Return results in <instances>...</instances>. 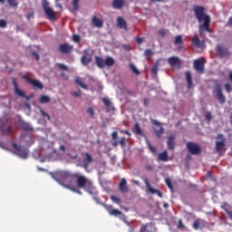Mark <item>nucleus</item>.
I'll list each match as a JSON object with an SVG mask.
<instances>
[{
  "label": "nucleus",
  "instance_id": "43",
  "mask_svg": "<svg viewBox=\"0 0 232 232\" xmlns=\"http://www.w3.org/2000/svg\"><path fill=\"white\" fill-rule=\"evenodd\" d=\"M149 150L151 151V153H157V149L155 147L152 146L151 143H150V141H147Z\"/></svg>",
  "mask_w": 232,
  "mask_h": 232
},
{
  "label": "nucleus",
  "instance_id": "12",
  "mask_svg": "<svg viewBox=\"0 0 232 232\" xmlns=\"http://www.w3.org/2000/svg\"><path fill=\"white\" fill-rule=\"evenodd\" d=\"M12 81H13V86L14 88V92L18 95V97H24L28 101L30 98L25 95L24 92L20 90L19 86L17 85V81L15 80V78H12Z\"/></svg>",
  "mask_w": 232,
  "mask_h": 232
},
{
  "label": "nucleus",
  "instance_id": "64",
  "mask_svg": "<svg viewBox=\"0 0 232 232\" xmlns=\"http://www.w3.org/2000/svg\"><path fill=\"white\" fill-rule=\"evenodd\" d=\"M121 133H124L125 135H131L128 130H121Z\"/></svg>",
  "mask_w": 232,
  "mask_h": 232
},
{
  "label": "nucleus",
  "instance_id": "44",
  "mask_svg": "<svg viewBox=\"0 0 232 232\" xmlns=\"http://www.w3.org/2000/svg\"><path fill=\"white\" fill-rule=\"evenodd\" d=\"M72 8L73 10H79V0H72Z\"/></svg>",
  "mask_w": 232,
  "mask_h": 232
},
{
  "label": "nucleus",
  "instance_id": "14",
  "mask_svg": "<svg viewBox=\"0 0 232 232\" xmlns=\"http://www.w3.org/2000/svg\"><path fill=\"white\" fill-rule=\"evenodd\" d=\"M116 24L118 26V28H120V30H128V23L126 22V20L121 17V16H118L116 19Z\"/></svg>",
  "mask_w": 232,
  "mask_h": 232
},
{
  "label": "nucleus",
  "instance_id": "8",
  "mask_svg": "<svg viewBox=\"0 0 232 232\" xmlns=\"http://www.w3.org/2000/svg\"><path fill=\"white\" fill-rule=\"evenodd\" d=\"M12 146L17 151L16 155H18V157H21V159H28V151L23 149L21 145H17V143L14 142Z\"/></svg>",
  "mask_w": 232,
  "mask_h": 232
},
{
  "label": "nucleus",
  "instance_id": "52",
  "mask_svg": "<svg viewBox=\"0 0 232 232\" xmlns=\"http://www.w3.org/2000/svg\"><path fill=\"white\" fill-rule=\"evenodd\" d=\"M111 198L112 202H115V204H121V198H119L115 196H111Z\"/></svg>",
  "mask_w": 232,
  "mask_h": 232
},
{
  "label": "nucleus",
  "instance_id": "20",
  "mask_svg": "<svg viewBox=\"0 0 232 232\" xmlns=\"http://www.w3.org/2000/svg\"><path fill=\"white\" fill-rule=\"evenodd\" d=\"M95 62H96V65L98 66V68L102 69L106 66L105 60L100 56H95Z\"/></svg>",
  "mask_w": 232,
  "mask_h": 232
},
{
  "label": "nucleus",
  "instance_id": "36",
  "mask_svg": "<svg viewBox=\"0 0 232 232\" xmlns=\"http://www.w3.org/2000/svg\"><path fill=\"white\" fill-rule=\"evenodd\" d=\"M165 182H166V185L168 186L169 189H170V191H173L174 188H173V183H171V179L169 178H166Z\"/></svg>",
  "mask_w": 232,
  "mask_h": 232
},
{
  "label": "nucleus",
  "instance_id": "48",
  "mask_svg": "<svg viewBox=\"0 0 232 232\" xmlns=\"http://www.w3.org/2000/svg\"><path fill=\"white\" fill-rule=\"evenodd\" d=\"M72 41L74 43H81V36L79 34H72Z\"/></svg>",
  "mask_w": 232,
  "mask_h": 232
},
{
  "label": "nucleus",
  "instance_id": "38",
  "mask_svg": "<svg viewBox=\"0 0 232 232\" xmlns=\"http://www.w3.org/2000/svg\"><path fill=\"white\" fill-rule=\"evenodd\" d=\"M158 72H159V63H155L151 68V74L157 75Z\"/></svg>",
  "mask_w": 232,
  "mask_h": 232
},
{
  "label": "nucleus",
  "instance_id": "39",
  "mask_svg": "<svg viewBox=\"0 0 232 232\" xmlns=\"http://www.w3.org/2000/svg\"><path fill=\"white\" fill-rule=\"evenodd\" d=\"M87 113H89L91 119H93V117L95 116V110H93V107L88 108Z\"/></svg>",
  "mask_w": 232,
  "mask_h": 232
},
{
  "label": "nucleus",
  "instance_id": "61",
  "mask_svg": "<svg viewBox=\"0 0 232 232\" xmlns=\"http://www.w3.org/2000/svg\"><path fill=\"white\" fill-rule=\"evenodd\" d=\"M72 95H74V97H81L82 95L81 91L72 92Z\"/></svg>",
  "mask_w": 232,
  "mask_h": 232
},
{
  "label": "nucleus",
  "instance_id": "58",
  "mask_svg": "<svg viewBox=\"0 0 232 232\" xmlns=\"http://www.w3.org/2000/svg\"><path fill=\"white\" fill-rule=\"evenodd\" d=\"M227 26H229V28H232V16H230L227 22Z\"/></svg>",
  "mask_w": 232,
  "mask_h": 232
},
{
  "label": "nucleus",
  "instance_id": "51",
  "mask_svg": "<svg viewBox=\"0 0 232 232\" xmlns=\"http://www.w3.org/2000/svg\"><path fill=\"white\" fill-rule=\"evenodd\" d=\"M57 66L60 70L68 71V66H66L64 63H58Z\"/></svg>",
  "mask_w": 232,
  "mask_h": 232
},
{
  "label": "nucleus",
  "instance_id": "19",
  "mask_svg": "<svg viewBox=\"0 0 232 232\" xmlns=\"http://www.w3.org/2000/svg\"><path fill=\"white\" fill-rule=\"evenodd\" d=\"M112 7L115 8V10H122V8H124V0H113Z\"/></svg>",
  "mask_w": 232,
  "mask_h": 232
},
{
  "label": "nucleus",
  "instance_id": "18",
  "mask_svg": "<svg viewBox=\"0 0 232 232\" xmlns=\"http://www.w3.org/2000/svg\"><path fill=\"white\" fill-rule=\"evenodd\" d=\"M119 188L121 193H128L129 189H128L126 179H124V178L121 179L120 185H119Z\"/></svg>",
  "mask_w": 232,
  "mask_h": 232
},
{
  "label": "nucleus",
  "instance_id": "34",
  "mask_svg": "<svg viewBox=\"0 0 232 232\" xmlns=\"http://www.w3.org/2000/svg\"><path fill=\"white\" fill-rule=\"evenodd\" d=\"M182 43H184V41L182 40V35H178L175 37L174 44H176L177 46H180Z\"/></svg>",
  "mask_w": 232,
  "mask_h": 232
},
{
  "label": "nucleus",
  "instance_id": "35",
  "mask_svg": "<svg viewBox=\"0 0 232 232\" xmlns=\"http://www.w3.org/2000/svg\"><path fill=\"white\" fill-rule=\"evenodd\" d=\"M130 68L131 72L133 73H135V75H140V72L139 71V69H137V67H135V64L130 63Z\"/></svg>",
  "mask_w": 232,
  "mask_h": 232
},
{
  "label": "nucleus",
  "instance_id": "60",
  "mask_svg": "<svg viewBox=\"0 0 232 232\" xmlns=\"http://www.w3.org/2000/svg\"><path fill=\"white\" fill-rule=\"evenodd\" d=\"M143 104L144 106H148V104H150V98H144Z\"/></svg>",
  "mask_w": 232,
  "mask_h": 232
},
{
  "label": "nucleus",
  "instance_id": "7",
  "mask_svg": "<svg viewBox=\"0 0 232 232\" xmlns=\"http://www.w3.org/2000/svg\"><path fill=\"white\" fill-rule=\"evenodd\" d=\"M23 79H24L26 82H29V84H32L34 88H37L38 90H43L44 88V85H43V82H41L39 80H34L28 75H24Z\"/></svg>",
  "mask_w": 232,
  "mask_h": 232
},
{
  "label": "nucleus",
  "instance_id": "49",
  "mask_svg": "<svg viewBox=\"0 0 232 232\" xmlns=\"http://www.w3.org/2000/svg\"><path fill=\"white\" fill-rule=\"evenodd\" d=\"M6 26H8V23L6 22V20H0V28H6Z\"/></svg>",
  "mask_w": 232,
  "mask_h": 232
},
{
  "label": "nucleus",
  "instance_id": "53",
  "mask_svg": "<svg viewBox=\"0 0 232 232\" xmlns=\"http://www.w3.org/2000/svg\"><path fill=\"white\" fill-rule=\"evenodd\" d=\"M225 90H226V92H227V93H231V92H232L231 84L225 83Z\"/></svg>",
  "mask_w": 232,
  "mask_h": 232
},
{
  "label": "nucleus",
  "instance_id": "29",
  "mask_svg": "<svg viewBox=\"0 0 232 232\" xmlns=\"http://www.w3.org/2000/svg\"><path fill=\"white\" fill-rule=\"evenodd\" d=\"M51 99L49 96L46 95H41L40 99H39V102L40 104H48V102H50Z\"/></svg>",
  "mask_w": 232,
  "mask_h": 232
},
{
  "label": "nucleus",
  "instance_id": "1",
  "mask_svg": "<svg viewBox=\"0 0 232 232\" xmlns=\"http://www.w3.org/2000/svg\"><path fill=\"white\" fill-rule=\"evenodd\" d=\"M52 178L59 182L61 186L70 189L73 193L82 195V192L79 189H84L89 195L97 197V188L93 187V181L86 178L84 175H79V173H72L63 170H58L51 172Z\"/></svg>",
  "mask_w": 232,
  "mask_h": 232
},
{
  "label": "nucleus",
  "instance_id": "31",
  "mask_svg": "<svg viewBox=\"0 0 232 232\" xmlns=\"http://www.w3.org/2000/svg\"><path fill=\"white\" fill-rule=\"evenodd\" d=\"M134 131L136 135H140V137L144 135V132L142 131V129H140V126H139V123L134 124Z\"/></svg>",
  "mask_w": 232,
  "mask_h": 232
},
{
  "label": "nucleus",
  "instance_id": "24",
  "mask_svg": "<svg viewBox=\"0 0 232 232\" xmlns=\"http://www.w3.org/2000/svg\"><path fill=\"white\" fill-rule=\"evenodd\" d=\"M186 79H187V84L188 90H191L193 88V79L191 78V72H186Z\"/></svg>",
  "mask_w": 232,
  "mask_h": 232
},
{
  "label": "nucleus",
  "instance_id": "11",
  "mask_svg": "<svg viewBox=\"0 0 232 232\" xmlns=\"http://www.w3.org/2000/svg\"><path fill=\"white\" fill-rule=\"evenodd\" d=\"M215 90L217 92L218 100L221 104L226 102V96L222 93V86L220 84H216Z\"/></svg>",
  "mask_w": 232,
  "mask_h": 232
},
{
  "label": "nucleus",
  "instance_id": "2",
  "mask_svg": "<svg viewBox=\"0 0 232 232\" xmlns=\"http://www.w3.org/2000/svg\"><path fill=\"white\" fill-rule=\"evenodd\" d=\"M193 12L198 23L201 24L198 26V32L200 37L204 39L206 37V32L211 34V28H209L211 24V16L206 14V8H204L202 5H194Z\"/></svg>",
  "mask_w": 232,
  "mask_h": 232
},
{
  "label": "nucleus",
  "instance_id": "5",
  "mask_svg": "<svg viewBox=\"0 0 232 232\" xmlns=\"http://www.w3.org/2000/svg\"><path fill=\"white\" fill-rule=\"evenodd\" d=\"M187 150L191 155H200V153H202L200 146L191 141L187 143Z\"/></svg>",
  "mask_w": 232,
  "mask_h": 232
},
{
  "label": "nucleus",
  "instance_id": "59",
  "mask_svg": "<svg viewBox=\"0 0 232 232\" xmlns=\"http://www.w3.org/2000/svg\"><path fill=\"white\" fill-rule=\"evenodd\" d=\"M32 55L36 59V61H39L40 59L39 53H37L36 52H32Z\"/></svg>",
  "mask_w": 232,
  "mask_h": 232
},
{
  "label": "nucleus",
  "instance_id": "27",
  "mask_svg": "<svg viewBox=\"0 0 232 232\" xmlns=\"http://www.w3.org/2000/svg\"><path fill=\"white\" fill-rule=\"evenodd\" d=\"M192 44L196 46V48H202V42H200L198 36H193Z\"/></svg>",
  "mask_w": 232,
  "mask_h": 232
},
{
  "label": "nucleus",
  "instance_id": "17",
  "mask_svg": "<svg viewBox=\"0 0 232 232\" xmlns=\"http://www.w3.org/2000/svg\"><path fill=\"white\" fill-rule=\"evenodd\" d=\"M168 63L172 68L175 66H180V58L177 56H171L168 59Z\"/></svg>",
  "mask_w": 232,
  "mask_h": 232
},
{
  "label": "nucleus",
  "instance_id": "16",
  "mask_svg": "<svg viewBox=\"0 0 232 232\" xmlns=\"http://www.w3.org/2000/svg\"><path fill=\"white\" fill-rule=\"evenodd\" d=\"M194 68L198 73H204V63L200 59L194 61Z\"/></svg>",
  "mask_w": 232,
  "mask_h": 232
},
{
  "label": "nucleus",
  "instance_id": "13",
  "mask_svg": "<svg viewBox=\"0 0 232 232\" xmlns=\"http://www.w3.org/2000/svg\"><path fill=\"white\" fill-rule=\"evenodd\" d=\"M144 183L146 184V188L147 189H149V191L152 194V195H158V197H160V198H162V192H160V190H157L155 188H153L151 187V184L150 183V180H148V179H144Z\"/></svg>",
  "mask_w": 232,
  "mask_h": 232
},
{
  "label": "nucleus",
  "instance_id": "15",
  "mask_svg": "<svg viewBox=\"0 0 232 232\" xmlns=\"http://www.w3.org/2000/svg\"><path fill=\"white\" fill-rule=\"evenodd\" d=\"M85 158L83 159V168L84 169H88L90 168V164L93 162V157L89 152H85Z\"/></svg>",
  "mask_w": 232,
  "mask_h": 232
},
{
  "label": "nucleus",
  "instance_id": "45",
  "mask_svg": "<svg viewBox=\"0 0 232 232\" xmlns=\"http://www.w3.org/2000/svg\"><path fill=\"white\" fill-rule=\"evenodd\" d=\"M205 119H206V121H208V122H211V119H213L211 112H209V111L206 112Z\"/></svg>",
  "mask_w": 232,
  "mask_h": 232
},
{
  "label": "nucleus",
  "instance_id": "50",
  "mask_svg": "<svg viewBox=\"0 0 232 232\" xmlns=\"http://www.w3.org/2000/svg\"><path fill=\"white\" fill-rule=\"evenodd\" d=\"M118 141L120 142V146H121V148H124V146H126V138L122 137Z\"/></svg>",
  "mask_w": 232,
  "mask_h": 232
},
{
  "label": "nucleus",
  "instance_id": "4",
  "mask_svg": "<svg viewBox=\"0 0 232 232\" xmlns=\"http://www.w3.org/2000/svg\"><path fill=\"white\" fill-rule=\"evenodd\" d=\"M216 139L217 140H219L216 141V151H218V153H222L224 148H226V137H224V134H218Z\"/></svg>",
  "mask_w": 232,
  "mask_h": 232
},
{
  "label": "nucleus",
  "instance_id": "62",
  "mask_svg": "<svg viewBox=\"0 0 232 232\" xmlns=\"http://www.w3.org/2000/svg\"><path fill=\"white\" fill-rule=\"evenodd\" d=\"M152 124L154 126H160V122H159L157 120H152Z\"/></svg>",
  "mask_w": 232,
  "mask_h": 232
},
{
  "label": "nucleus",
  "instance_id": "26",
  "mask_svg": "<svg viewBox=\"0 0 232 232\" xmlns=\"http://www.w3.org/2000/svg\"><path fill=\"white\" fill-rule=\"evenodd\" d=\"M159 160L162 162H168L169 160V156L168 155V151H163L159 154Z\"/></svg>",
  "mask_w": 232,
  "mask_h": 232
},
{
  "label": "nucleus",
  "instance_id": "54",
  "mask_svg": "<svg viewBox=\"0 0 232 232\" xmlns=\"http://www.w3.org/2000/svg\"><path fill=\"white\" fill-rule=\"evenodd\" d=\"M178 227H179V229H186V226H184V223L182 222V219L179 220Z\"/></svg>",
  "mask_w": 232,
  "mask_h": 232
},
{
  "label": "nucleus",
  "instance_id": "56",
  "mask_svg": "<svg viewBox=\"0 0 232 232\" xmlns=\"http://www.w3.org/2000/svg\"><path fill=\"white\" fill-rule=\"evenodd\" d=\"M111 139L112 140H117V139H119V133H117V131L112 132Z\"/></svg>",
  "mask_w": 232,
  "mask_h": 232
},
{
  "label": "nucleus",
  "instance_id": "40",
  "mask_svg": "<svg viewBox=\"0 0 232 232\" xmlns=\"http://www.w3.org/2000/svg\"><path fill=\"white\" fill-rule=\"evenodd\" d=\"M40 113L42 114L44 119H47V121H51L50 114L43 111V109L40 110Z\"/></svg>",
  "mask_w": 232,
  "mask_h": 232
},
{
  "label": "nucleus",
  "instance_id": "47",
  "mask_svg": "<svg viewBox=\"0 0 232 232\" xmlns=\"http://www.w3.org/2000/svg\"><path fill=\"white\" fill-rule=\"evenodd\" d=\"M103 208H105V209L110 213V215L111 214V211H113V207L111 205H103Z\"/></svg>",
  "mask_w": 232,
  "mask_h": 232
},
{
  "label": "nucleus",
  "instance_id": "32",
  "mask_svg": "<svg viewBox=\"0 0 232 232\" xmlns=\"http://www.w3.org/2000/svg\"><path fill=\"white\" fill-rule=\"evenodd\" d=\"M154 131H155L156 137H158L159 139H160V137H162V135H164V128L163 127H160L159 129H154Z\"/></svg>",
  "mask_w": 232,
  "mask_h": 232
},
{
  "label": "nucleus",
  "instance_id": "28",
  "mask_svg": "<svg viewBox=\"0 0 232 232\" xmlns=\"http://www.w3.org/2000/svg\"><path fill=\"white\" fill-rule=\"evenodd\" d=\"M75 82H76V84H78V86H81V88H82L83 90H88V85H86V83L82 82V78L76 77Z\"/></svg>",
  "mask_w": 232,
  "mask_h": 232
},
{
  "label": "nucleus",
  "instance_id": "23",
  "mask_svg": "<svg viewBox=\"0 0 232 232\" xmlns=\"http://www.w3.org/2000/svg\"><path fill=\"white\" fill-rule=\"evenodd\" d=\"M20 126L24 131H34V128H32V125L26 121H22L20 123Z\"/></svg>",
  "mask_w": 232,
  "mask_h": 232
},
{
  "label": "nucleus",
  "instance_id": "30",
  "mask_svg": "<svg viewBox=\"0 0 232 232\" xmlns=\"http://www.w3.org/2000/svg\"><path fill=\"white\" fill-rule=\"evenodd\" d=\"M115 64V60L112 57H107L105 59V66H108L109 68H111Z\"/></svg>",
  "mask_w": 232,
  "mask_h": 232
},
{
  "label": "nucleus",
  "instance_id": "37",
  "mask_svg": "<svg viewBox=\"0 0 232 232\" xmlns=\"http://www.w3.org/2000/svg\"><path fill=\"white\" fill-rule=\"evenodd\" d=\"M7 3L13 8H17V6H19V3L17 2V0H7Z\"/></svg>",
  "mask_w": 232,
  "mask_h": 232
},
{
  "label": "nucleus",
  "instance_id": "46",
  "mask_svg": "<svg viewBox=\"0 0 232 232\" xmlns=\"http://www.w3.org/2000/svg\"><path fill=\"white\" fill-rule=\"evenodd\" d=\"M159 34L161 35V37H166V35H168V31L164 28H161L159 30Z\"/></svg>",
  "mask_w": 232,
  "mask_h": 232
},
{
  "label": "nucleus",
  "instance_id": "41",
  "mask_svg": "<svg viewBox=\"0 0 232 232\" xmlns=\"http://www.w3.org/2000/svg\"><path fill=\"white\" fill-rule=\"evenodd\" d=\"M111 215L114 217H119V215H122V212L119 209H112L111 211Z\"/></svg>",
  "mask_w": 232,
  "mask_h": 232
},
{
  "label": "nucleus",
  "instance_id": "6",
  "mask_svg": "<svg viewBox=\"0 0 232 232\" xmlns=\"http://www.w3.org/2000/svg\"><path fill=\"white\" fill-rule=\"evenodd\" d=\"M216 50H217L218 55V57H220V59H224V57H229V55H231V52H229V48H227L222 44H218L216 46Z\"/></svg>",
  "mask_w": 232,
  "mask_h": 232
},
{
  "label": "nucleus",
  "instance_id": "22",
  "mask_svg": "<svg viewBox=\"0 0 232 232\" xmlns=\"http://www.w3.org/2000/svg\"><path fill=\"white\" fill-rule=\"evenodd\" d=\"M168 146H169V150H175V136L174 135H170L168 137Z\"/></svg>",
  "mask_w": 232,
  "mask_h": 232
},
{
  "label": "nucleus",
  "instance_id": "9",
  "mask_svg": "<svg viewBox=\"0 0 232 232\" xmlns=\"http://www.w3.org/2000/svg\"><path fill=\"white\" fill-rule=\"evenodd\" d=\"M84 55L81 58V63L83 66H88L93 58L92 57V53H90V49H85L83 51Z\"/></svg>",
  "mask_w": 232,
  "mask_h": 232
},
{
  "label": "nucleus",
  "instance_id": "57",
  "mask_svg": "<svg viewBox=\"0 0 232 232\" xmlns=\"http://www.w3.org/2000/svg\"><path fill=\"white\" fill-rule=\"evenodd\" d=\"M136 43H138V44H142L144 43V38L136 37Z\"/></svg>",
  "mask_w": 232,
  "mask_h": 232
},
{
  "label": "nucleus",
  "instance_id": "25",
  "mask_svg": "<svg viewBox=\"0 0 232 232\" xmlns=\"http://www.w3.org/2000/svg\"><path fill=\"white\" fill-rule=\"evenodd\" d=\"M186 79H187V84L188 90H191L193 88V79L191 78V72H186Z\"/></svg>",
  "mask_w": 232,
  "mask_h": 232
},
{
  "label": "nucleus",
  "instance_id": "42",
  "mask_svg": "<svg viewBox=\"0 0 232 232\" xmlns=\"http://www.w3.org/2000/svg\"><path fill=\"white\" fill-rule=\"evenodd\" d=\"M144 55L145 57H151V55H153V51H151V49H146L144 52Z\"/></svg>",
  "mask_w": 232,
  "mask_h": 232
},
{
  "label": "nucleus",
  "instance_id": "55",
  "mask_svg": "<svg viewBox=\"0 0 232 232\" xmlns=\"http://www.w3.org/2000/svg\"><path fill=\"white\" fill-rule=\"evenodd\" d=\"M198 227H200V221H198V220L194 221L193 228L194 229H198Z\"/></svg>",
  "mask_w": 232,
  "mask_h": 232
},
{
  "label": "nucleus",
  "instance_id": "10",
  "mask_svg": "<svg viewBox=\"0 0 232 232\" xmlns=\"http://www.w3.org/2000/svg\"><path fill=\"white\" fill-rule=\"evenodd\" d=\"M59 51L61 53H72L73 52V45L68 43H64L59 45Z\"/></svg>",
  "mask_w": 232,
  "mask_h": 232
},
{
  "label": "nucleus",
  "instance_id": "21",
  "mask_svg": "<svg viewBox=\"0 0 232 232\" xmlns=\"http://www.w3.org/2000/svg\"><path fill=\"white\" fill-rule=\"evenodd\" d=\"M92 24L96 26V28H102L104 23L102 20L97 18V16H92Z\"/></svg>",
  "mask_w": 232,
  "mask_h": 232
},
{
  "label": "nucleus",
  "instance_id": "33",
  "mask_svg": "<svg viewBox=\"0 0 232 232\" xmlns=\"http://www.w3.org/2000/svg\"><path fill=\"white\" fill-rule=\"evenodd\" d=\"M102 102L109 110H111V108L113 110V106H111V101H110V99L103 98Z\"/></svg>",
  "mask_w": 232,
  "mask_h": 232
},
{
  "label": "nucleus",
  "instance_id": "63",
  "mask_svg": "<svg viewBox=\"0 0 232 232\" xmlns=\"http://www.w3.org/2000/svg\"><path fill=\"white\" fill-rule=\"evenodd\" d=\"M119 145H121V143H120L119 140H116V141H114V142L112 143V146H113L114 148H117V146H119Z\"/></svg>",
  "mask_w": 232,
  "mask_h": 232
},
{
  "label": "nucleus",
  "instance_id": "3",
  "mask_svg": "<svg viewBox=\"0 0 232 232\" xmlns=\"http://www.w3.org/2000/svg\"><path fill=\"white\" fill-rule=\"evenodd\" d=\"M42 6L47 19H49V21H55V11L50 7V3L48 0H43Z\"/></svg>",
  "mask_w": 232,
  "mask_h": 232
}]
</instances>
